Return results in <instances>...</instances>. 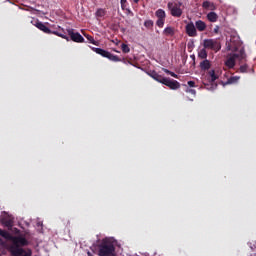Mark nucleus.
I'll return each instance as SVG.
<instances>
[{
	"instance_id": "f257e3e1",
	"label": "nucleus",
	"mask_w": 256,
	"mask_h": 256,
	"mask_svg": "<svg viewBox=\"0 0 256 256\" xmlns=\"http://www.w3.org/2000/svg\"><path fill=\"white\" fill-rule=\"evenodd\" d=\"M27 245H29V241L25 237L14 236L8 248L10 256H23L24 253H27V250L23 249V247H27Z\"/></svg>"
},
{
	"instance_id": "f03ea898",
	"label": "nucleus",
	"mask_w": 256,
	"mask_h": 256,
	"mask_svg": "<svg viewBox=\"0 0 256 256\" xmlns=\"http://www.w3.org/2000/svg\"><path fill=\"white\" fill-rule=\"evenodd\" d=\"M99 256H117L115 254V245L109 239L105 238L98 245Z\"/></svg>"
},
{
	"instance_id": "7ed1b4c3",
	"label": "nucleus",
	"mask_w": 256,
	"mask_h": 256,
	"mask_svg": "<svg viewBox=\"0 0 256 256\" xmlns=\"http://www.w3.org/2000/svg\"><path fill=\"white\" fill-rule=\"evenodd\" d=\"M203 47L208 51L219 53V51H221V42H219L217 39H204Z\"/></svg>"
},
{
	"instance_id": "20e7f679",
	"label": "nucleus",
	"mask_w": 256,
	"mask_h": 256,
	"mask_svg": "<svg viewBox=\"0 0 256 256\" xmlns=\"http://www.w3.org/2000/svg\"><path fill=\"white\" fill-rule=\"evenodd\" d=\"M183 2H168L167 8L169 9L172 17H181L183 15V10L181 6Z\"/></svg>"
},
{
	"instance_id": "39448f33",
	"label": "nucleus",
	"mask_w": 256,
	"mask_h": 256,
	"mask_svg": "<svg viewBox=\"0 0 256 256\" xmlns=\"http://www.w3.org/2000/svg\"><path fill=\"white\" fill-rule=\"evenodd\" d=\"M92 51H94V53H97V55H101V57H105L106 59H109L110 61H114V63H118L119 61H121V58L117 57V55H113L111 52H109L107 50L92 47Z\"/></svg>"
},
{
	"instance_id": "423d86ee",
	"label": "nucleus",
	"mask_w": 256,
	"mask_h": 256,
	"mask_svg": "<svg viewBox=\"0 0 256 256\" xmlns=\"http://www.w3.org/2000/svg\"><path fill=\"white\" fill-rule=\"evenodd\" d=\"M155 15L157 17V21H156V25L157 27H159V29H163L164 25H165V19L167 17V14L165 13V10L163 9H158L155 12Z\"/></svg>"
},
{
	"instance_id": "0eeeda50",
	"label": "nucleus",
	"mask_w": 256,
	"mask_h": 256,
	"mask_svg": "<svg viewBox=\"0 0 256 256\" xmlns=\"http://www.w3.org/2000/svg\"><path fill=\"white\" fill-rule=\"evenodd\" d=\"M67 33H68L71 41H74V43H84L85 42V38H83V36L79 32H75V30L73 28L67 29Z\"/></svg>"
},
{
	"instance_id": "6e6552de",
	"label": "nucleus",
	"mask_w": 256,
	"mask_h": 256,
	"mask_svg": "<svg viewBox=\"0 0 256 256\" xmlns=\"http://www.w3.org/2000/svg\"><path fill=\"white\" fill-rule=\"evenodd\" d=\"M162 85H166V87H169V89H172L174 91L181 87V84L177 80L171 78H164V82H162Z\"/></svg>"
},
{
	"instance_id": "1a4fd4ad",
	"label": "nucleus",
	"mask_w": 256,
	"mask_h": 256,
	"mask_svg": "<svg viewBox=\"0 0 256 256\" xmlns=\"http://www.w3.org/2000/svg\"><path fill=\"white\" fill-rule=\"evenodd\" d=\"M186 33L188 37H197V28L193 22H190L186 25Z\"/></svg>"
},
{
	"instance_id": "9d476101",
	"label": "nucleus",
	"mask_w": 256,
	"mask_h": 256,
	"mask_svg": "<svg viewBox=\"0 0 256 256\" xmlns=\"http://www.w3.org/2000/svg\"><path fill=\"white\" fill-rule=\"evenodd\" d=\"M34 25L35 27H37V29H39L40 31H43V33H46L47 35H51L53 33V31H51L49 27H47L43 22L39 20H37Z\"/></svg>"
},
{
	"instance_id": "9b49d317",
	"label": "nucleus",
	"mask_w": 256,
	"mask_h": 256,
	"mask_svg": "<svg viewBox=\"0 0 256 256\" xmlns=\"http://www.w3.org/2000/svg\"><path fill=\"white\" fill-rule=\"evenodd\" d=\"M148 75L150 77H152V79H154V81H157L158 83L163 84V82L165 80V77H163L162 75H159V73H157L155 70L148 72Z\"/></svg>"
},
{
	"instance_id": "f8f14e48",
	"label": "nucleus",
	"mask_w": 256,
	"mask_h": 256,
	"mask_svg": "<svg viewBox=\"0 0 256 256\" xmlns=\"http://www.w3.org/2000/svg\"><path fill=\"white\" fill-rule=\"evenodd\" d=\"M207 75L210 83H215V81L219 79V70H209Z\"/></svg>"
},
{
	"instance_id": "ddd939ff",
	"label": "nucleus",
	"mask_w": 256,
	"mask_h": 256,
	"mask_svg": "<svg viewBox=\"0 0 256 256\" xmlns=\"http://www.w3.org/2000/svg\"><path fill=\"white\" fill-rule=\"evenodd\" d=\"M199 67L201 71H209L211 69V61L205 59L200 62Z\"/></svg>"
},
{
	"instance_id": "4468645a",
	"label": "nucleus",
	"mask_w": 256,
	"mask_h": 256,
	"mask_svg": "<svg viewBox=\"0 0 256 256\" xmlns=\"http://www.w3.org/2000/svg\"><path fill=\"white\" fill-rule=\"evenodd\" d=\"M202 7H203V9H209L210 11H215V9H217V6H215V3H213L209 0H205L202 3Z\"/></svg>"
},
{
	"instance_id": "2eb2a0df",
	"label": "nucleus",
	"mask_w": 256,
	"mask_h": 256,
	"mask_svg": "<svg viewBox=\"0 0 256 256\" xmlns=\"http://www.w3.org/2000/svg\"><path fill=\"white\" fill-rule=\"evenodd\" d=\"M164 37H173L175 35V28L172 26H168L163 30Z\"/></svg>"
},
{
	"instance_id": "dca6fc26",
	"label": "nucleus",
	"mask_w": 256,
	"mask_h": 256,
	"mask_svg": "<svg viewBox=\"0 0 256 256\" xmlns=\"http://www.w3.org/2000/svg\"><path fill=\"white\" fill-rule=\"evenodd\" d=\"M235 59H239V61H247V54H245L244 49H240L238 53L233 54Z\"/></svg>"
},
{
	"instance_id": "f3484780",
	"label": "nucleus",
	"mask_w": 256,
	"mask_h": 256,
	"mask_svg": "<svg viewBox=\"0 0 256 256\" xmlns=\"http://www.w3.org/2000/svg\"><path fill=\"white\" fill-rule=\"evenodd\" d=\"M194 26L196 27L197 31L200 32H203L205 29H207V24L202 20L196 21Z\"/></svg>"
},
{
	"instance_id": "a211bd4d",
	"label": "nucleus",
	"mask_w": 256,
	"mask_h": 256,
	"mask_svg": "<svg viewBox=\"0 0 256 256\" xmlns=\"http://www.w3.org/2000/svg\"><path fill=\"white\" fill-rule=\"evenodd\" d=\"M52 34L57 35V37H61L62 39H66V41H69V36H67V33L63 29L58 31H52Z\"/></svg>"
},
{
	"instance_id": "6ab92c4d",
	"label": "nucleus",
	"mask_w": 256,
	"mask_h": 256,
	"mask_svg": "<svg viewBox=\"0 0 256 256\" xmlns=\"http://www.w3.org/2000/svg\"><path fill=\"white\" fill-rule=\"evenodd\" d=\"M207 19L210 21V23H217L219 16L215 12H210L207 14Z\"/></svg>"
},
{
	"instance_id": "aec40b11",
	"label": "nucleus",
	"mask_w": 256,
	"mask_h": 256,
	"mask_svg": "<svg viewBox=\"0 0 256 256\" xmlns=\"http://www.w3.org/2000/svg\"><path fill=\"white\" fill-rule=\"evenodd\" d=\"M2 223L4 225V227H8V229H11V227H13V218L11 217H7V218H3Z\"/></svg>"
},
{
	"instance_id": "412c9836",
	"label": "nucleus",
	"mask_w": 256,
	"mask_h": 256,
	"mask_svg": "<svg viewBox=\"0 0 256 256\" xmlns=\"http://www.w3.org/2000/svg\"><path fill=\"white\" fill-rule=\"evenodd\" d=\"M225 65L228 67V69H233V67H235V56L228 58L225 61Z\"/></svg>"
},
{
	"instance_id": "4be33fe9",
	"label": "nucleus",
	"mask_w": 256,
	"mask_h": 256,
	"mask_svg": "<svg viewBox=\"0 0 256 256\" xmlns=\"http://www.w3.org/2000/svg\"><path fill=\"white\" fill-rule=\"evenodd\" d=\"M0 237L13 241V236H11V234L5 230L0 229Z\"/></svg>"
},
{
	"instance_id": "5701e85b",
	"label": "nucleus",
	"mask_w": 256,
	"mask_h": 256,
	"mask_svg": "<svg viewBox=\"0 0 256 256\" xmlns=\"http://www.w3.org/2000/svg\"><path fill=\"white\" fill-rule=\"evenodd\" d=\"M207 48H204V49H201L199 52H198V58L199 59H203L205 61V59H207Z\"/></svg>"
},
{
	"instance_id": "b1692460",
	"label": "nucleus",
	"mask_w": 256,
	"mask_h": 256,
	"mask_svg": "<svg viewBox=\"0 0 256 256\" xmlns=\"http://www.w3.org/2000/svg\"><path fill=\"white\" fill-rule=\"evenodd\" d=\"M239 79H241L240 76H232L227 80L228 85H233V83H238Z\"/></svg>"
},
{
	"instance_id": "393cba45",
	"label": "nucleus",
	"mask_w": 256,
	"mask_h": 256,
	"mask_svg": "<svg viewBox=\"0 0 256 256\" xmlns=\"http://www.w3.org/2000/svg\"><path fill=\"white\" fill-rule=\"evenodd\" d=\"M239 73H249V65L243 64L239 68Z\"/></svg>"
},
{
	"instance_id": "a878e982",
	"label": "nucleus",
	"mask_w": 256,
	"mask_h": 256,
	"mask_svg": "<svg viewBox=\"0 0 256 256\" xmlns=\"http://www.w3.org/2000/svg\"><path fill=\"white\" fill-rule=\"evenodd\" d=\"M104 15H107V11L103 8H99L96 11V17H103Z\"/></svg>"
},
{
	"instance_id": "bb28decb",
	"label": "nucleus",
	"mask_w": 256,
	"mask_h": 256,
	"mask_svg": "<svg viewBox=\"0 0 256 256\" xmlns=\"http://www.w3.org/2000/svg\"><path fill=\"white\" fill-rule=\"evenodd\" d=\"M153 25H154L153 20H146L144 22V27H146V29H153Z\"/></svg>"
},
{
	"instance_id": "cd10ccee",
	"label": "nucleus",
	"mask_w": 256,
	"mask_h": 256,
	"mask_svg": "<svg viewBox=\"0 0 256 256\" xmlns=\"http://www.w3.org/2000/svg\"><path fill=\"white\" fill-rule=\"evenodd\" d=\"M86 37V39L89 40L90 43H92V45H96L98 46L99 45V42L95 41V38H93V36L91 35H84Z\"/></svg>"
},
{
	"instance_id": "c85d7f7f",
	"label": "nucleus",
	"mask_w": 256,
	"mask_h": 256,
	"mask_svg": "<svg viewBox=\"0 0 256 256\" xmlns=\"http://www.w3.org/2000/svg\"><path fill=\"white\" fill-rule=\"evenodd\" d=\"M121 49H122V51H123L124 53H130V51H131V48H129V46H128L127 44H125V43H123V44L121 45Z\"/></svg>"
},
{
	"instance_id": "c756f323",
	"label": "nucleus",
	"mask_w": 256,
	"mask_h": 256,
	"mask_svg": "<svg viewBox=\"0 0 256 256\" xmlns=\"http://www.w3.org/2000/svg\"><path fill=\"white\" fill-rule=\"evenodd\" d=\"M121 9L125 11L127 9V0H120Z\"/></svg>"
},
{
	"instance_id": "7c9ffc66",
	"label": "nucleus",
	"mask_w": 256,
	"mask_h": 256,
	"mask_svg": "<svg viewBox=\"0 0 256 256\" xmlns=\"http://www.w3.org/2000/svg\"><path fill=\"white\" fill-rule=\"evenodd\" d=\"M186 93H190V95H193L195 97L197 95V91L195 89L187 88Z\"/></svg>"
},
{
	"instance_id": "2f4dec72",
	"label": "nucleus",
	"mask_w": 256,
	"mask_h": 256,
	"mask_svg": "<svg viewBox=\"0 0 256 256\" xmlns=\"http://www.w3.org/2000/svg\"><path fill=\"white\" fill-rule=\"evenodd\" d=\"M32 255H33V252L31 251V249H28L22 256H32Z\"/></svg>"
},
{
	"instance_id": "473e14b6",
	"label": "nucleus",
	"mask_w": 256,
	"mask_h": 256,
	"mask_svg": "<svg viewBox=\"0 0 256 256\" xmlns=\"http://www.w3.org/2000/svg\"><path fill=\"white\" fill-rule=\"evenodd\" d=\"M170 76L174 77V79H179V75L175 74V72H170Z\"/></svg>"
},
{
	"instance_id": "72a5a7b5",
	"label": "nucleus",
	"mask_w": 256,
	"mask_h": 256,
	"mask_svg": "<svg viewBox=\"0 0 256 256\" xmlns=\"http://www.w3.org/2000/svg\"><path fill=\"white\" fill-rule=\"evenodd\" d=\"M162 71H164V73H166L167 75H171V71L167 68H162Z\"/></svg>"
},
{
	"instance_id": "f704fd0d",
	"label": "nucleus",
	"mask_w": 256,
	"mask_h": 256,
	"mask_svg": "<svg viewBox=\"0 0 256 256\" xmlns=\"http://www.w3.org/2000/svg\"><path fill=\"white\" fill-rule=\"evenodd\" d=\"M188 87H195V81H188Z\"/></svg>"
},
{
	"instance_id": "c9c22d12",
	"label": "nucleus",
	"mask_w": 256,
	"mask_h": 256,
	"mask_svg": "<svg viewBox=\"0 0 256 256\" xmlns=\"http://www.w3.org/2000/svg\"><path fill=\"white\" fill-rule=\"evenodd\" d=\"M214 33L217 35L219 33V26H215Z\"/></svg>"
},
{
	"instance_id": "e433bc0d",
	"label": "nucleus",
	"mask_w": 256,
	"mask_h": 256,
	"mask_svg": "<svg viewBox=\"0 0 256 256\" xmlns=\"http://www.w3.org/2000/svg\"><path fill=\"white\" fill-rule=\"evenodd\" d=\"M133 1H134V3H136V4H137V3H139V1H140V0H133Z\"/></svg>"
}]
</instances>
